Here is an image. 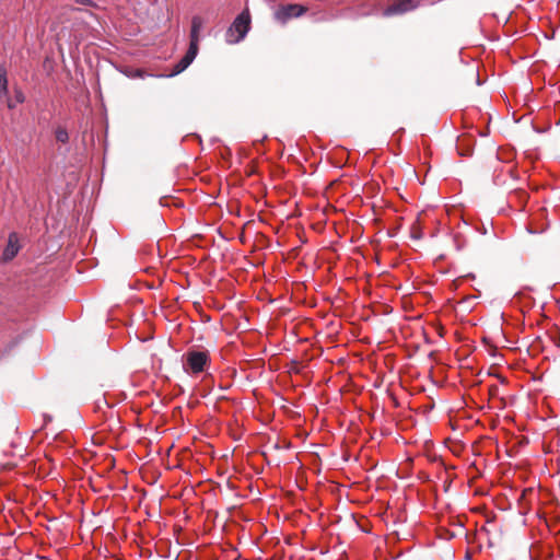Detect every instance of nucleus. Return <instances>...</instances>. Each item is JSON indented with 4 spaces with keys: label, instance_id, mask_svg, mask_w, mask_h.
I'll return each instance as SVG.
<instances>
[{
    "label": "nucleus",
    "instance_id": "nucleus-17",
    "mask_svg": "<svg viewBox=\"0 0 560 560\" xmlns=\"http://www.w3.org/2000/svg\"><path fill=\"white\" fill-rule=\"evenodd\" d=\"M514 194L520 195V196H521L522 198H524V199L527 197L526 192H525V191H523V190H515V192H514Z\"/></svg>",
    "mask_w": 560,
    "mask_h": 560
},
{
    "label": "nucleus",
    "instance_id": "nucleus-1",
    "mask_svg": "<svg viewBox=\"0 0 560 560\" xmlns=\"http://www.w3.org/2000/svg\"><path fill=\"white\" fill-rule=\"evenodd\" d=\"M250 14L243 10L232 22L225 33V42L230 45L242 42L250 30Z\"/></svg>",
    "mask_w": 560,
    "mask_h": 560
},
{
    "label": "nucleus",
    "instance_id": "nucleus-11",
    "mask_svg": "<svg viewBox=\"0 0 560 560\" xmlns=\"http://www.w3.org/2000/svg\"><path fill=\"white\" fill-rule=\"evenodd\" d=\"M200 32L196 31L195 28L190 27V40H189V48L195 47V49L199 50V42H200Z\"/></svg>",
    "mask_w": 560,
    "mask_h": 560
},
{
    "label": "nucleus",
    "instance_id": "nucleus-7",
    "mask_svg": "<svg viewBox=\"0 0 560 560\" xmlns=\"http://www.w3.org/2000/svg\"><path fill=\"white\" fill-rule=\"evenodd\" d=\"M20 250L19 236L15 232L9 234L8 244L3 249L1 260L3 262L11 261Z\"/></svg>",
    "mask_w": 560,
    "mask_h": 560
},
{
    "label": "nucleus",
    "instance_id": "nucleus-6",
    "mask_svg": "<svg viewBox=\"0 0 560 560\" xmlns=\"http://www.w3.org/2000/svg\"><path fill=\"white\" fill-rule=\"evenodd\" d=\"M198 51L199 50L195 49V47H192V48L188 47L186 54L180 58V60L178 62L175 63L172 72L170 74H167L166 77L167 78L175 77V75L182 73L183 71H185L192 63V61L195 60V58L198 55Z\"/></svg>",
    "mask_w": 560,
    "mask_h": 560
},
{
    "label": "nucleus",
    "instance_id": "nucleus-10",
    "mask_svg": "<svg viewBox=\"0 0 560 560\" xmlns=\"http://www.w3.org/2000/svg\"><path fill=\"white\" fill-rule=\"evenodd\" d=\"M55 138L60 143H68V141H69L68 130L61 126H58L55 129Z\"/></svg>",
    "mask_w": 560,
    "mask_h": 560
},
{
    "label": "nucleus",
    "instance_id": "nucleus-3",
    "mask_svg": "<svg viewBox=\"0 0 560 560\" xmlns=\"http://www.w3.org/2000/svg\"><path fill=\"white\" fill-rule=\"evenodd\" d=\"M307 11L306 7L296 3L281 5L275 13L277 21L285 24L292 18H300Z\"/></svg>",
    "mask_w": 560,
    "mask_h": 560
},
{
    "label": "nucleus",
    "instance_id": "nucleus-13",
    "mask_svg": "<svg viewBox=\"0 0 560 560\" xmlns=\"http://www.w3.org/2000/svg\"><path fill=\"white\" fill-rule=\"evenodd\" d=\"M127 75L130 77V78L143 79L147 74L144 73V71L138 69V70L133 71L132 73H128Z\"/></svg>",
    "mask_w": 560,
    "mask_h": 560
},
{
    "label": "nucleus",
    "instance_id": "nucleus-18",
    "mask_svg": "<svg viewBox=\"0 0 560 560\" xmlns=\"http://www.w3.org/2000/svg\"><path fill=\"white\" fill-rule=\"evenodd\" d=\"M412 237H413V238H421V234H420V233H418V232H415V233L412 234Z\"/></svg>",
    "mask_w": 560,
    "mask_h": 560
},
{
    "label": "nucleus",
    "instance_id": "nucleus-14",
    "mask_svg": "<svg viewBox=\"0 0 560 560\" xmlns=\"http://www.w3.org/2000/svg\"><path fill=\"white\" fill-rule=\"evenodd\" d=\"M75 3L86 7H95V3L93 0H75Z\"/></svg>",
    "mask_w": 560,
    "mask_h": 560
},
{
    "label": "nucleus",
    "instance_id": "nucleus-20",
    "mask_svg": "<svg viewBox=\"0 0 560 560\" xmlns=\"http://www.w3.org/2000/svg\"><path fill=\"white\" fill-rule=\"evenodd\" d=\"M482 233H483V234H486V233H487V229H486V228H483V229H482Z\"/></svg>",
    "mask_w": 560,
    "mask_h": 560
},
{
    "label": "nucleus",
    "instance_id": "nucleus-8",
    "mask_svg": "<svg viewBox=\"0 0 560 560\" xmlns=\"http://www.w3.org/2000/svg\"><path fill=\"white\" fill-rule=\"evenodd\" d=\"M2 102L5 103L9 109H14L18 104H23L26 101V96L23 90L19 85L13 86V96L8 92V96H3Z\"/></svg>",
    "mask_w": 560,
    "mask_h": 560
},
{
    "label": "nucleus",
    "instance_id": "nucleus-15",
    "mask_svg": "<svg viewBox=\"0 0 560 560\" xmlns=\"http://www.w3.org/2000/svg\"><path fill=\"white\" fill-rule=\"evenodd\" d=\"M52 420V417L48 413H43V425L45 427L47 423H49Z\"/></svg>",
    "mask_w": 560,
    "mask_h": 560
},
{
    "label": "nucleus",
    "instance_id": "nucleus-5",
    "mask_svg": "<svg viewBox=\"0 0 560 560\" xmlns=\"http://www.w3.org/2000/svg\"><path fill=\"white\" fill-rule=\"evenodd\" d=\"M198 51L199 50L195 49V47H192V48L188 47L186 54L180 58V60L178 62L175 63L172 72L170 74H167L166 77L167 78L175 77V75L182 73L183 71H185L192 63V61L195 60V58L198 55Z\"/></svg>",
    "mask_w": 560,
    "mask_h": 560
},
{
    "label": "nucleus",
    "instance_id": "nucleus-4",
    "mask_svg": "<svg viewBox=\"0 0 560 560\" xmlns=\"http://www.w3.org/2000/svg\"><path fill=\"white\" fill-rule=\"evenodd\" d=\"M420 0H397L384 10L385 16L404 14L418 8Z\"/></svg>",
    "mask_w": 560,
    "mask_h": 560
},
{
    "label": "nucleus",
    "instance_id": "nucleus-19",
    "mask_svg": "<svg viewBox=\"0 0 560 560\" xmlns=\"http://www.w3.org/2000/svg\"><path fill=\"white\" fill-rule=\"evenodd\" d=\"M226 388H228V387H225V386H220V389H221V390H225Z\"/></svg>",
    "mask_w": 560,
    "mask_h": 560
},
{
    "label": "nucleus",
    "instance_id": "nucleus-12",
    "mask_svg": "<svg viewBox=\"0 0 560 560\" xmlns=\"http://www.w3.org/2000/svg\"><path fill=\"white\" fill-rule=\"evenodd\" d=\"M202 26H203V20L198 15L192 16L191 27L195 28L196 31L200 32Z\"/></svg>",
    "mask_w": 560,
    "mask_h": 560
},
{
    "label": "nucleus",
    "instance_id": "nucleus-9",
    "mask_svg": "<svg viewBox=\"0 0 560 560\" xmlns=\"http://www.w3.org/2000/svg\"><path fill=\"white\" fill-rule=\"evenodd\" d=\"M8 92H9L8 69L4 63L0 62V100H3V96H8Z\"/></svg>",
    "mask_w": 560,
    "mask_h": 560
},
{
    "label": "nucleus",
    "instance_id": "nucleus-2",
    "mask_svg": "<svg viewBox=\"0 0 560 560\" xmlns=\"http://www.w3.org/2000/svg\"><path fill=\"white\" fill-rule=\"evenodd\" d=\"M183 369L187 374H199L210 363L209 352L206 350H188L183 357Z\"/></svg>",
    "mask_w": 560,
    "mask_h": 560
},
{
    "label": "nucleus",
    "instance_id": "nucleus-16",
    "mask_svg": "<svg viewBox=\"0 0 560 560\" xmlns=\"http://www.w3.org/2000/svg\"><path fill=\"white\" fill-rule=\"evenodd\" d=\"M549 338L552 340V342L557 346V347H560V336H552L550 335Z\"/></svg>",
    "mask_w": 560,
    "mask_h": 560
}]
</instances>
